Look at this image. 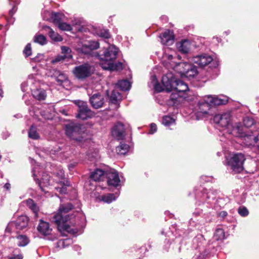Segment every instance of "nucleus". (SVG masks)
Listing matches in <instances>:
<instances>
[{"instance_id":"obj_1","label":"nucleus","mask_w":259,"mask_h":259,"mask_svg":"<svg viewBox=\"0 0 259 259\" xmlns=\"http://www.w3.org/2000/svg\"><path fill=\"white\" fill-rule=\"evenodd\" d=\"M213 121L221 126L228 128V131L235 136L243 137L246 136L244 132L243 127L240 123H236L235 125L233 124L230 113L215 115L213 117Z\"/></svg>"},{"instance_id":"obj_2","label":"nucleus","mask_w":259,"mask_h":259,"mask_svg":"<svg viewBox=\"0 0 259 259\" xmlns=\"http://www.w3.org/2000/svg\"><path fill=\"white\" fill-rule=\"evenodd\" d=\"M66 134L77 144L82 146L90 140V136L84 127L78 123H71L66 126Z\"/></svg>"},{"instance_id":"obj_3","label":"nucleus","mask_w":259,"mask_h":259,"mask_svg":"<svg viewBox=\"0 0 259 259\" xmlns=\"http://www.w3.org/2000/svg\"><path fill=\"white\" fill-rule=\"evenodd\" d=\"M72 205L68 203L65 205H61L58 212L55 214L51 219L53 222L55 223L59 229L68 232H71L72 229L67 223V222L71 219V217L68 212L72 209Z\"/></svg>"},{"instance_id":"obj_4","label":"nucleus","mask_w":259,"mask_h":259,"mask_svg":"<svg viewBox=\"0 0 259 259\" xmlns=\"http://www.w3.org/2000/svg\"><path fill=\"white\" fill-rule=\"evenodd\" d=\"M118 50L115 46H110L103 51L97 54V56L100 60V65L103 69L109 68L111 62H114L117 58Z\"/></svg>"},{"instance_id":"obj_5","label":"nucleus","mask_w":259,"mask_h":259,"mask_svg":"<svg viewBox=\"0 0 259 259\" xmlns=\"http://www.w3.org/2000/svg\"><path fill=\"white\" fill-rule=\"evenodd\" d=\"M245 160L244 154L237 153L227 159V164L234 173H239L243 170V165Z\"/></svg>"},{"instance_id":"obj_6","label":"nucleus","mask_w":259,"mask_h":259,"mask_svg":"<svg viewBox=\"0 0 259 259\" xmlns=\"http://www.w3.org/2000/svg\"><path fill=\"white\" fill-rule=\"evenodd\" d=\"M94 72V68L93 66L88 63L75 66L72 70L74 76L81 80L90 77Z\"/></svg>"},{"instance_id":"obj_7","label":"nucleus","mask_w":259,"mask_h":259,"mask_svg":"<svg viewBox=\"0 0 259 259\" xmlns=\"http://www.w3.org/2000/svg\"><path fill=\"white\" fill-rule=\"evenodd\" d=\"M28 218L26 215L19 217L16 221L12 222L8 224L6 231L11 232L14 231L23 230L28 225Z\"/></svg>"},{"instance_id":"obj_8","label":"nucleus","mask_w":259,"mask_h":259,"mask_svg":"<svg viewBox=\"0 0 259 259\" xmlns=\"http://www.w3.org/2000/svg\"><path fill=\"white\" fill-rule=\"evenodd\" d=\"M215 196L214 194L206 189H202L198 192L196 194V199L197 201L198 205L203 204L204 203H210L211 200L215 199Z\"/></svg>"},{"instance_id":"obj_9","label":"nucleus","mask_w":259,"mask_h":259,"mask_svg":"<svg viewBox=\"0 0 259 259\" xmlns=\"http://www.w3.org/2000/svg\"><path fill=\"white\" fill-rule=\"evenodd\" d=\"M211 107L210 103L208 102L206 96L204 99L200 101L196 107L197 116H204L207 114H211Z\"/></svg>"},{"instance_id":"obj_10","label":"nucleus","mask_w":259,"mask_h":259,"mask_svg":"<svg viewBox=\"0 0 259 259\" xmlns=\"http://www.w3.org/2000/svg\"><path fill=\"white\" fill-rule=\"evenodd\" d=\"M178 66L182 68L181 70L182 75L187 77H194L197 74V68L191 64L182 62L179 63Z\"/></svg>"},{"instance_id":"obj_11","label":"nucleus","mask_w":259,"mask_h":259,"mask_svg":"<svg viewBox=\"0 0 259 259\" xmlns=\"http://www.w3.org/2000/svg\"><path fill=\"white\" fill-rule=\"evenodd\" d=\"M77 111L76 117L83 120L91 118L94 115V112L88 108L87 103L83 102L79 103Z\"/></svg>"},{"instance_id":"obj_12","label":"nucleus","mask_w":259,"mask_h":259,"mask_svg":"<svg viewBox=\"0 0 259 259\" xmlns=\"http://www.w3.org/2000/svg\"><path fill=\"white\" fill-rule=\"evenodd\" d=\"M177 80L171 73H167L162 77V83L165 90L167 92L174 91Z\"/></svg>"},{"instance_id":"obj_13","label":"nucleus","mask_w":259,"mask_h":259,"mask_svg":"<svg viewBox=\"0 0 259 259\" xmlns=\"http://www.w3.org/2000/svg\"><path fill=\"white\" fill-rule=\"evenodd\" d=\"M105 174V177L107 179V183L109 186L116 187L119 185L120 180L116 170L112 169L106 170Z\"/></svg>"},{"instance_id":"obj_14","label":"nucleus","mask_w":259,"mask_h":259,"mask_svg":"<svg viewBox=\"0 0 259 259\" xmlns=\"http://www.w3.org/2000/svg\"><path fill=\"white\" fill-rule=\"evenodd\" d=\"M212 61V57L207 54L198 55L192 58V62L197 64L200 67H204L207 65Z\"/></svg>"},{"instance_id":"obj_15","label":"nucleus","mask_w":259,"mask_h":259,"mask_svg":"<svg viewBox=\"0 0 259 259\" xmlns=\"http://www.w3.org/2000/svg\"><path fill=\"white\" fill-rule=\"evenodd\" d=\"M99 48V43L96 41H90L87 44H83L78 47L77 50L81 53L89 54L93 50H96Z\"/></svg>"},{"instance_id":"obj_16","label":"nucleus","mask_w":259,"mask_h":259,"mask_svg":"<svg viewBox=\"0 0 259 259\" xmlns=\"http://www.w3.org/2000/svg\"><path fill=\"white\" fill-rule=\"evenodd\" d=\"M124 126L120 122L117 123L111 131L112 136L118 140L124 137Z\"/></svg>"},{"instance_id":"obj_17","label":"nucleus","mask_w":259,"mask_h":259,"mask_svg":"<svg viewBox=\"0 0 259 259\" xmlns=\"http://www.w3.org/2000/svg\"><path fill=\"white\" fill-rule=\"evenodd\" d=\"M161 43L165 46H170L174 42V35L172 31L167 30L160 35Z\"/></svg>"},{"instance_id":"obj_18","label":"nucleus","mask_w":259,"mask_h":259,"mask_svg":"<svg viewBox=\"0 0 259 259\" xmlns=\"http://www.w3.org/2000/svg\"><path fill=\"white\" fill-rule=\"evenodd\" d=\"M93 108L98 109L102 107L104 103V97L100 94H94L90 99Z\"/></svg>"},{"instance_id":"obj_19","label":"nucleus","mask_w":259,"mask_h":259,"mask_svg":"<svg viewBox=\"0 0 259 259\" xmlns=\"http://www.w3.org/2000/svg\"><path fill=\"white\" fill-rule=\"evenodd\" d=\"M51 76L54 77L60 85L68 81L67 75L59 70L53 69L51 71Z\"/></svg>"},{"instance_id":"obj_20","label":"nucleus","mask_w":259,"mask_h":259,"mask_svg":"<svg viewBox=\"0 0 259 259\" xmlns=\"http://www.w3.org/2000/svg\"><path fill=\"white\" fill-rule=\"evenodd\" d=\"M37 230L39 232L45 236L50 235L52 232V229L50 228L49 224L42 220H40Z\"/></svg>"},{"instance_id":"obj_21","label":"nucleus","mask_w":259,"mask_h":259,"mask_svg":"<svg viewBox=\"0 0 259 259\" xmlns=\"http://www.w3.org/2000/svg\"><path fill=\"white\" fill-rule=\"evenodd\" d=\"M33 97L37 100H44L46 97L47 94L46 91L41 88L32 89L30 88Z\"/></svg>"},{"instance_id":"obj_22","label":"nucleus","mask_w":259,"mask_h":259,"mask_svg":"<svg viewBox=\"0 0 259 259\" xmlns=\"http://www.w3.org/2000/svg\"><path fill=\"white\" fill-rule=\"evenodd\" d=\"M106 171H103L101 169H96L93 171L91 178L95 181H103L106 176Z\"/></svg>"},{"instance_id":"obj_23","label":"nucleus","mask_w":259,"mask_h":259,"mask_svg":"<svg viewBox=\"0 0 259 259\" xmlns=\"http://www.w3.org/2000/svg\"><path fill=\"white\" fill-rule=\"evenodd\" d=\"M206 97L211 107L213 105L216 106L225 104L227 101L226 100L220 98L216 96H207Z\"/></svg>"},{"instance_id":"obj_24","label":"nucleus","mask_w":259,"mask_h":259,"mask_svg":"<svg viewBox=\"0 0 259 259\" xmlns=\"http://www.w3.org/2000/svg\"><path fill=\"white\" fill-rule=\"evenodd\" d=\"M50 177L47 174H43L40 181L38 183V186L42 191L47 192L45 187L50 185Z\"/></svg>"},{"instance_id":"obj_25","label":"nucleus","mask_w":259,"mask_h":259,"mask_svg":"<svg viewBox=\"0 0 259 259\" xmlns=\"http://www.w3.org/2000/svg\"><path fill=\"white\" fill-rule=\"evenodd\" d=\"M16 243L20 247L26 246L29 243V239L25 235H18L15 237Z\"/></svg>"},{"instance_id":"obj_26","label":"nucleus","mask_w":259,"mask_h":259,"mask_svg":"<svg viewBox=\"0 0 259 259\" xmlns=\"http://www.w3.org/2000/svg\"><path fill=\"white\" fill-rule=\"evenodd\" d=\"M179 51L183 53H187L190 48V43L188 40H184L177 44Z\"/></svg>"},{"instance_id":"obj_27","label":"nucleus","mask_w":259,"mask_h":259,"mask_svg":"<svg viewBox=\"0 0 259 259\" xmlns=\"http://www.w3.org/2000/svg\"><path fill=\"white\" fill-rule=\"evenodd\" d=\"M175 83L174 91L179 93L185 92L188 90V87L187 84L181 80H177Z\"/></svg>"},{"instance_id":"obj_28","label":"nucleus","mask_w":259,"mask_h":259,"mask_svg":"<svg viewBox=\"0 0 259 259\" xmlns=\"http://www.w3.org/2000/svg\"><path fill=\"white\" fill-rule=\"evenodd\" d=\"M44 28L48 29V35L52 40L56 42L61 41L62 40L61 36L58 33L55 32L49 26H46L44 27Z\"/></svg>"},{"instance_id":"obj_29","label":"nucleus","mask_w":259,"mask_h":259,"mask_svg":"<svg viewBox=\"0 0 259 259\" xmlns=\"http://www.w3.org/2000/svg\"><path fill=\"white\" fill-rule=\"evenodd\" d=\"M27 206L34 213L35 217L37 216V213L39 210V207L37 204L31 199H28L26 201Z\"/></svg>"},{"instance_id":"obj_30","label":"nucleus","mask_w":259,"mask_h":259,"mask_svg":"<svg viewBox=\"0 0 259 259\" xmlns=\"http://www.w3.org/2000/svg\"><path fill=\"white\" fill-rule=\"evenodd\" d=\"M121 99L120 94L116 90H113L109 96L110 102L114 104H117Z\"/></svg>"},{"instance_id":"obj_31","label":"nucleus","mask_w":259,"mask_h":259,"mask_svg":"<svg viewBox=\"0 0 259 259\" xmlns=\"http://www.w3.org/2000/svg\"><path fill=\"white\" fill-rule=\"evenodd\" d=\"M129 148L128 145L121 143L120 145L116 147V151L119 155H125L128 151Z\"/></svg>"},{"instance_id":"obj_32","label":"nucleus","mask_w":259,"mask_h":259,"mask_svg":"<svg viewBox=\"0 0 259 259\" xmlns=\"http://www.w3.org/2000/svg\"><path fill=\"white\" fill-rule=\"evenodd\" d=\"M117 86L122 91H126L130 90L131 85L130 82L128 80H122L117 82Z\"/></svg>"},{"instance_id":"obj_33","label":"nucleus","mask_w":259,"mask_h":259,"mask_svg":"<svg viewBox=\"0 0 259 259\" xmlns=\"http://www.w3.org/2000/svg\"><path fill=\"white\" fill-rule=\"evenodd\" d=\"M28 136L30 138L33 140H37L39 139L40 136L37 131V129L35 127L31 126L28 132Z\"/></svg>"},{"instance_id":"obj_34","label":"nucleus","mask_w":259,"mask_h":259,"mask_svg":"<svg viewBox=\"0 0 259 259\" xmlns=\"http://www.w3.org/2000/svg\"><path fill=\"white\" fill-rule=\"evenodd\" d=\"M34 41L36 43L39 44L40 45H44L47 44L46 37L42 34H36L33 38Z\"/></svg>"},{"instance_id":"obj_35","label":"nucleus","mask_w":259,"mask_h":259,"mask_svg":"<svg viewBox=\"0 0 259 259\" xmlns=\"http://www.w3.org/2000/svg\"><path fill=\"white\" fill-rule=\"evenodd\" d=\"M110 67L109 68H104V70H108L111 71L113 70H120L122 69V64L120 62H118L117 63H115L114 61L111 62V65H110Z\"/></svg>"},{"instance_id":"obj_36","label":"nucleus","mask_w":259,"mask_h":259,"mask_svg":"<svg viewBox=\"0 0 259 259\" xmlns=\"http://www.w3.org/2000/svg\"><path fill=\"white\" fill-rule=\"evenodd\" d=\"M117 197L114 194H108L102 196L101 200L106 203H110L113 201L115 200Z\"/></svg>"},{"instance_id":"obj_37","label":"nucleus","mask_w":259,"mask_h":259,"mask_svg":"<svg viewBox=\"0 0 259 259\" xmlns=\"http://www.w3.org/2000/svg\"><path fill=\"white\" fill-rule=\"evenodd\" d=\"M214 238L216 240H219L224 239L225 232L224 230L221 228L216 229L214 234Z\"/></svg>"},{"instance_id":"obj_38","label":"nucleus","mask_w":259,"mask_h":259,"mask_svg":"<svg viewBox=\"0 0 259 259\" xmlns=\"http://www.w3.org/2000/svg\"><path fill=\"white\" fill-rule=\"evenodd\" d=\"M51 17L53 22L58 25L59 23L61 22V20L62 19V15L59 13H53Z\"/></svg>"},{"instance_id":"obj_39","label":"nucleus","mask_w":259,"mask_h":259,"mask_svg":"<svg viewBox=\"0 0 259 259\" xmlns=\"http://www.w3.org/2000/svg\"><path fill=\"white\" fill-rule=\"evenodd\" d=\"M175 123V119L169 116H164L162 118V124L165 126H168Z\"/></svg>"},{"instance_id":"obj_40","label":"nucleus","mask_w":259,"mask_h":259,"mask_svg":"<svg viewBox=\"0 0 259 259\" xmlns=\"http://www.w3.org/2000/svg\"><path fill=\"white\" fill-rule=\"evenodd\" d=\"M58 28L64 31H70L72 29L71 26L65 22H60L58 25Z\"/></svg>"},{"instance_id":"obj_41","label":"nucleus","mask_w":259,"mask_h":259,"mask_svg":"<svg viewBox=\"0 0 259 259\" xmlns=\"http://www.w3.org/2000/svg\"><path fill=\"white\" fill-rule=\"evenodd\" d=\"M243 125L247 128L251 127L254 124V120L250 117H246L243 119Z\"/></svg>"},{"instance_id":"obj_42","label":"nucleus","mask_w":259,"mask_h":259,"mask_svg":"<svg viewBox=\"0 0 259 259\" xmlns=\"http://www.w3.org/2000/svg\"><path fill=\"white\" fill-rule=\"evenodd\" d=\"M61 185L62 187H56L55 189L58 191L60 194H66L67 193V186H69V184L68 182H66V184H65L64 183L62 184L61 183Z\"/></svg>"},{"instance_id":"obj_43","label":"nucleus","mask_w":259,"mask_h":259,"mask_svg":"<svg viewBox=\"0 0 259 259\" xmlns=\"http://www.w3.org/2000/svg\"><path fill=\"white\" fill-rule=\"evenodd\" d=\"M238 213L242 217H246L249 214V211L246 207L240 206L238 209Z\"/></svg>"},{"instance_id":"obj_44","label":"nucleus","mask_w":259,"mask_h":259,"mask_svg":"<svg viewBox=\"0 0 259 259\" xmlns=\"http://www.w3.org/2000/svg\"><path fill=\"white\" fill-rule=\"evenodd\" d=\"M98 35L99 36L105 39L109 38L110 37L109 31L107 29L101 30V31L99 32Z\"/></svg>"},{"instance_id":"obj_45","label":"nucleus","mask_w":259,"mask_h":259,"mask_svg":"<svg viewBox=\"0 0 259 259\" xmlns=\"http://www.w3.org/2000/svg\"><path fill=\"white\" fill-rule=\"evenodd\" d=\"M23 53L26 56V57H28L31 55V45L30 44H28L26 46L23 51Z\"/></svg>"},{"instance_id":"obj_46","label":"nucleus","mask_w":259,"mask_h":259,"mask_svg":"<svg viewBox=\"0 0 259 259\" xmlns=\"http://www.w3.org/2000/svg\"><path fill=\"white\" fill-rule=\"evenodd\" d=\"M71 242V240L69 239H61L58 241L59 246H61L63 247H65L66 246V243L69 244Z\"/></svg>"},{"instance_id":"obj_47","label":"nucleus","mask_w":259,"mask_h":259,"mask_svg":"<svg viewBox=\"0 0 259 259\" xmlns=\"http://www.w3.org/2000/svg\"><path fill=\"white\" fill-rule=\"evenodd\" d=\"M178 92H173L170 95V99L173 102L174 104L176 103V102L177 101L179 97V95H178Z\"/></svg>"},{"instance_id":"obj_48","label":"nucleus","mask_w":259,"mask_h":259,"mask_svg":"<svg viewBox=\"0 0 259 259\" xmlns=\"http://www.w3.org/2000/svg\"><path fill=\"white\" fill-rule=\"evenodd\" d=\"M34 80L32 78H29L26 82H24L21 85L22 90L23 92H25L27 90L25 89V87L26 85L30 84H32L33 83Z\"/></svg>"},{"instance_id":"obj_49","label":"nucleus","mask_w":259,"mask_h":259,"mask_svg":"<svg viewBox=\"0 0 259 259\" xmlns=\"http://www.w3.org/2000/svg\"><path fill=\"white\" fill-rule=\"evenodd\" d=\"M65 55L58 56L54 60L52 61L53 63L60 62L63 61L65 58H66Z\"/></svg>"},{"instance_id":"obj_50","label":"nucleus","mask_w":259,"mask_h":259,"mask_svg":"<svg viewBox=\"0 0 259 259\" xmlns=\"http://www.w3.org/2000/svg\"><path fill=\"white\" fill-rule=\"evenodd\" d=\"M154 89L157 92H161L163 90H165L164 88H163L158 83H156L154 85Z\"/></svg>"},{"instance_id":"obj_51","label":"nucleus","mask_w":259,"mask_h":259,"mask_svg":"<svg viewBox=\"0 0 259 259\" xmlns=\"http://www.w3.org/2000/svg\"><path fill=\"white\" fill-rule=\"evenodd\" d=\"M61 50L62 53L65 55L66 54H69L71 52L70 49L68 47L65 46L62 47Z\"/></svg>"},{"instance_id":"obj_52","label":"nucleus","mask_w":259,"mask_h":259,"mask_svg":"<svg viewBox=\"0 0 259 259\" xmlns=\"http://www.w3.org/2000/svg\"><path fill=\"white\" fill-rule=\"evenodd\" d=\"M205 239L203 237V236L201 234H200V235H198L194 239V242H198V241H204Z\"/></svg>"},{"instance_id":"obj_53","label":"nucleus","mask_w":259,"mask_h":259,"mask_svg":"<svg viewBox=\"0 0 259 259\" xmlns=\"http://www.w3.org/2000/svg\"><path fill=\"white\" fill-rule=\"evenodd\" d=\"M157 130V126L156 124L152 123L150 125V133L153 134Z\"/></svg>"},{"instance_id":"obj_54","label":"nucleus","mask_w":259,"mask_h":259,"mask_svg":"<svg viewBox=\"0 0 259 259\" xmlns=\"http://www.w3.org/2000/svg\"><path fill=\"white\" fill-rule=\"evenodd\" d=\"M17 11V8L15 6H13V8L9 11V14L12 16Z\"/></svg>"},{"instance_id":"obj_55","label":"nucleus","mask_w":259,"mask_h":259,"mask_svg":"<svg viewBox=\"0 0 259 259\" xmlns=\"http://www.w3.org/2000/svg\"><path fill=\"white\" fill-rule=\"evenodd\" d=\"M253 140L256 146L259 147V134L257 135L256 136L254 137Z\"/></svg>"},{"instance_id":"obj_56","label":"nucleus","mask_w":259,"mask_h":259,"mask_svg":"<svg viewBox=\"0 0 259 259\" xmlns=\"http://www.w3.org/2000/svg\"><path fill=\"white\" fill-rule=\"evenodd\" d=\"M23 258V255L22 254H18L17 256H14L13 257H10L9 259H22Z\"/></svg>"},{"instance_id":"obj_57","label":"nucleus","mask_w":259,"mask_h":259,"mask_svg":"<svg viewBox=\"0 0 259 259\" xmlns=\"http://www.w3.org/2000/svg\"><path fill=\"white\" fill-rule=\"evenodd\" d=\"M4 188L7 190H10L11 188V184L9 183H7L4 186Z\"/></svg>"},{"instance_id":"obj_58","label":"nucleus","mask_w":259,"mask_h":259,"mask_svg":"<svg viewBox=\"0 0 259 259\" xmlns=\"http://www.w3.org/2000/svg\"><path fill=\"white\" fill-rule=\"evenodd\" d=\"M227 215V212L225 211H222L220 213V215L223 218L226 217Z\"/></svg>"},{"instance_id":"obj_59","label":"nucleus","mask_w":259,"mask_h":259,"mask_svg":"<svg viewBox=\"0 0 259 259\" xmlns=\"http://www.w3.org/2000/svg\"><path fill=\"white\" fill-rule=\"evenodd\" d=\"M3 92L1 85H0V99L3 97Z\"/></svg>"},{"instance_id":"obj_60","label":"nucleus","mask_w":259,"mask_h":259,"mask_svg":"<svg viewBox=\"0 0 259 259\" xmlns=\"http://www.w3.org/2000/svg\"><path fill=\"white\" fill-rule=\"evenodd\" d=\"M201 212V211H199L198 212H194V214L196 215H199Z\"/></svg>"},{"instance_id":"obj_61","label":"nucleus","mask_w":259,"mask_h":259,"mask_svg":"<svg viewBox=\"0 0 259 259\" xmlns=\"http://www.w3.org/2000/svg\"><path fill=\"white\" fill-rule=\"evenodd\" d=\"M74 166V165L70 164V165H69V168H73Z\"/></svg>"},{"instance_id":"obj_62","label":"nucleus","mask_w":259,"mask_h":259,"mask_svg":"<svg viewBox=\"0 0 259 259\" xmlns=\"http://www.w3.org/2000/svg\"><path fill=\"white\" fill-rule=\"evenodd\" d=\"M172 56L171 55H169V56H168V58H169V59H172Z\"/></svg>"},{"instance_id":"obj_63","label":"nucleus","mask_w":259,"mask_h":259,"mask_svg":"<svg viewBox=\"0 0 259 259\" xmlns=\"http://www.w3.org/2000/svg\"><path fill=\"white\" fill-rule=\"evenodd\" d=\"M35 61H37V58H35Z\"/></svg>"},{"instance_id":"obj_64","label":"nucleus","mask_w":259,"mask_h":259,"mask_svg":"<svg viewBox=\"0 0 259 259\" xmlns=\"http://www.w3.org/2000/svg\"><path fill=\"white\" fill-rule=\"evenodd\" d=\"M33 176H34V177H35V174H33Z\"/></svg>"}]
</instances>
